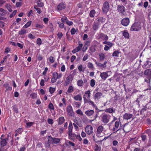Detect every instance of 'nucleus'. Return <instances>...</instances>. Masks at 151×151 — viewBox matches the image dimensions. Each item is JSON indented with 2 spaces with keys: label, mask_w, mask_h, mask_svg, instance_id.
<instances>
[{
  "label": "nucleus",
  "mask_w": 151,
  "mask_h": 151,
  "mask_svg": "<svg viewBox=\"0 0 151 151\" xmlns=\"http://www.w3.org/2000/svg\"><path fill=\"white\" fill-rule=\"evenodd\" d=\"M49 92L51 94H52L53 93L55 90V88H53L52 87H50L49 88Z\"/></svg>",
  "instance_id": "nucleus-44"
},
{
  "label": "nucleus",
  "mask_w": 151,
  "mask_h": 151,
  "mask_svg": "<svg viewBox=\"0 0 151 151\" xmlns=\"http://www.w3.org/2000/svg\"><path fill=\"white\" fill-rule=\"evenodd\" d=\"M99 38L103 40H107L108 39V36L103 33H100L99 34Z\"/></svg>",
  "instance_id": "nucleus-14"
},
{
  "label": "nucleus",
  "mask_w": 151,
  "mask_h": 151,
  "mask_svg": "<svg viewBox=\"0 0 151 151\" xmlns=\"http://www.w3.org/2000/svg\"><path fill=\"white\" fill-rule=\"evenodd\" d=\"M13 109L15 112L17 114L18 113V109L16 105L15 104L13 105Z\"/></svg>",
  "instance_id": "nucleus-36"
},
{
  "label": "nucleus",
  "mask_w": 151,
  "mask_h": 151,
  "mask_svg": "<svg viewBox=\"0 0 151 151\" xmlns=\"http://www.w3.org/2000/svg\"><path fill=\"white\" fill-rule=\"evenodd\" d=\"M84 102L85 103H88L90 105H91L94 107L95 106V104H94V102L90 99L88 100L87 101H85Z\"/></svg>",
  "instance_id": "nucleus-32"
},
{
  "label": "nucleus",
  "mask_w": 151,
  "mask_h": 151,
  "mask_svg": "<svg viewBox=\"0 0 151 151\" xmlns=\"http://www.w3.org/2000/svg\"><path fill=\"white\" fill-rule=\"evenodd\" d=\"M109 9V3L106 1L104 2L102 8V10L103 12L107 13Z\"/></svg>",
  "instance_id": "nucleus-6"
},
{
  "label": "nucleus",
  "mask_w": 151,
  "mask_h": 151,
  "mask_svg": "<svg viewBox=\"0 0 151 151\" xmlns=\"http://www.w3.org/2000/svg\"><path fill=\"white\" fill-rule=\"evenodd\" d=\"M83 67L82 65H79L78 67V69L80 72H83L84 70V68L83 70L82 69Z\"/></svg>",
  "instance_id": "nucleus-57"
},
{
  "label": "nucleus",
  "mask_w": 151,
  "mask_h": 151,
  "mask_svg": "<svg viewBox=\"0 0 151 151\" xmlns=\"http://www.w3.org/2000/svg\"><path fill=\"white\" fill-rule=\"evenodd\" d=\"M123 36L126 38H129V34L126 30L123 31Z\"/></svg>",
  "instance_id": "nucleus-27"
},
{
  "label": "nucleus",
  "mask_w": 151,
  "mask_h": 151,
  "mask_svg": "<svg viewBox=\"0 0 151 151\" xmlns=\"http://www.w3.org/2000/svg\"><path fill=\"white\" fill-rule=\"evenodd\" d=\"M49 61L51 63H53L55 60V58L52 56H50L49 58Z\"/></svg>",
  "instance_id": "nucleus-47"
},
{
  "label": "nucleus",
  "mask_w": 151,
  "mask_h": 151,
  "mask_svg": "<svg viewBox=\"0 0 151 151\" xmlns=\"http://www.w3.org/2000/svg\"><path fill=\"white\" fill-rule=\"evenodd\" d=\"M68 136L71 139H75L76 134L73 132H70L68 134Z\"/></svg>",
  "instance_id": "nucleus-25"
},
{
  "label": "nucleus",
  "mask_w": 151,
  "mask_h": 151,
  "mask_svg": "<svg viewBox=\"0 0 151 151\" xmlns=\"http://www.w3.org/2000/svg\"><path fill=\"white\" fill-rule=\"evenodd\" d=\"M10 49L9 48V47H6L5 50V51H4V53L5 54H7L10 51Z\"/></svg>",
  "instance_id": "nucleus-64"
},
{
  "label": "nucleus",
  "mask_w": 151,
  "mask_h": 151,
  "mask_svg": "<svg viewBox=\"0 0 151 151\" xmlns=\"http://www.w3.org/2000/svg\"><path fill=\"white\" fill-rule=\"evenodd\" d=\"M76 112L77 114H79L81 116H82L83 115V112L80 109H78V110H77Z\"/></svg>",
  "instance_id": "nucleus-50"
},
{
  "label": "nucleus",
  "mask_w": 151,
  "mask_h": 151,
  "mask_svg": "<svg viewBox=\"0 0 151 151\" xmlns=\"http://www.w3.org/2000/svg\"><path fill=\"white\" fill-rule=\"evenodd\" d=\"M83 81L82 80H79L77 81V84L78 86L80 87L83 86Z\"/></svg>",
  "instance_id": "nucleus-34"
},
{
  "label": "nucleus",
  "mask_w": 151,
  "mask_h": 151,
  "mask_svg": "<svg viewBox=\"0 0 151 151\" xmlns=\"http://www.w3.org/2000/svg\"><path fill=\"white\" fill-rule=\"evenodd\" d=\"M132 114L126 113L123 115V118L125 119L128 120L132 118Z\"/></svg>",
  "instance_id": "nucleus-19"
},
{
  "label": "nucleus",
  "mask_w": 151,
  "mask_h": 151,
  "mask_svg": "<svg viewBox=\"0 0 151 151\" xmlns=\"http://www.w3.org/2000/svg\"><path fill=\"white\" fill-rule=\"evenodd\" d=\"M88 54H86L83 58V60L84 61H86L88 58Z\"/></svg>",
  "instance_id": "nucleus-59"
},
{
  "label": "nucleus",
  "mask_w": 151,
  "mask_h": 151,
  "mask_svg": "<svg viewBox=\"0 0 151 151\" xmlns=\"http://www.w3.org/2000/svg\"><path fill=\"white\" fill-rule=\"evenodd\" d=\"M74 87L72 85L69 86L67 90V92H66V94H68L69 93H73L74 91Z\"/></svg>",
  "instance_id": "nucleus-18"
},
{
  "label": "nucleus",
  "mask_w": 151,
  "mask_h": 151,
  "mask_svg": "<svg viewBox=\"0 0 151 151\" xmlns=\"http://www.w3.org/2000/svg\"><path fill=\"white\" fill-rule=\"evenodd\" d=\"M144 74L146 76L147 78L149 80L151 79V70L150 69H147L144 72Z\"/></svg>",
  "instance_id": "nucleus-12"
},
{
  "label": "nucleus",
  "mask_w": 151,
  "mask_h": 151,
  "mask_svg": "<svg viewBox=\"0 0 151 151\" xmlns=\"http://www.w3.org/2000/svg\"><path fill=\"white\" fill-rule=\"evenodd\" d=\"M37 43L39 45H41L42 43L41 39L40 38H38L37 40Z\"/></svg>",
  "instance_id": "nucleus-61"
},
{
  "label": "nucleus",
  "mask_w": 151,
  "mask_h": 151,
  "mask_svg": "<svg viewBox=\"0 0 151 151\" xmlns=\"http://www.w3.org/2000/svg\"><path fill=\"white\" fill-rule=\"evenodd\" d=\"M99 59L101 60H104L105 58V55L103 53H101L99 55Z\"/></svg>",
  "instance_id": "nucleus-38"
},
{
  "label": "nucleus",
  "mask_w": 151,
  "mask_h": 151,
  "mask_svg": "<svg viewBox=\"0 0 151 151\" xmlns=\"http://www.w3.org/2000/svg\"><path fill=\"white\" fill-rule=\"evenodd\" d=\"M44 26L42 24H39L37 23L35 24V27L36 28L42 29L43 28Z\"/></svg>",
  "instance_id": "nucleus-40"
},
{
  "label": "nucleus",
  "mask_w": 151,
  "mask_h": 151,
  "mask_svg": "<svg viewBox=\"0 0 151 151\" xmlns=\"http://www.w3.org/2000/svg\"><path fill=\"white\" fill-rule=\"evenodd\" d=\"M8 138L5 139H4L1 140L0 142V144L1 147H3L5 146L6 145L7 141Z\"/></svg>",
  "instance_id": "nucleus-23"
},
{
  "label": "nucleus",
  "mask_w": 151,
  "mask_h": 151,
  "mask_svg": "<svg viewBox=\"0 0 151 151\" xmlns=\"http://www.w3.org/2000/svg\"><path fill=\"white\" fill-rule=\"evenodd\" d=\"M22 29L18 32V34L20 35H23L26 32V30Z\"/></svg>",
  "instance_id": "nucleus-28"
},
{
  "label": "nucleus",
  "mask_w": 151,
  "mask_h": 151,
  "mask_svg": "<svg viewBox=\"0 0 151 151\" xmlns=\"http://www.w3.org/2000/svg\"><path fill=\"white\" fill-rule=\"evenodd\" d=\"M96 13L95 10L93 9L91 10L90 12L89 16L91 17H93Z\"/></svg>",
  "instance_id": "nucleus-29"
},
{
  "label": "nucleus",
  "mask_w": 151,
  "mask_h": 151,
  "mask_svg": "<svg viewBox=\"0 0 151 151\" xmlns=\"http://www.w3.org/2000/svg\"><path fill=\"white\" fill-rule=\"evenodd\" d=\"M4 86H5V88H6V89L5 91H7L8 90L11 91L12 90V87L10 86L8 84H4Z\"/></svg>",
  "instance_id": "nucleus-31"
},
{
  "label": "nucleus",
  "mask_w": 151,
  "mask_h": 151,
  "mask_svg": "<svg viewBox=\"0 0 151 151\" xmlns=\"http://www.w3.org/2000/svg\"><path fill=\"white\" fill-rule=\"evenodd\" d=\"M17 12V11L16 10H14L12 13L9 15L10 17L11 18L14 17L16 14Z\"/></svg>",
  "instance_id": "nucleus-53"
},
{
  "label": "nucleus",
  "mask_w": 151,
  "mask_h": 151,
  "mask_svg": "<svg viewBox=\"0 0 151 151\" xmlns=\"http://www.w3.org/2000/svg\"><path fill=\"white\" fill-rule=\"evenodd\" d=\"M48 140L49 143L50 144H57L59 143L60 141V140L59 138L52 137L50 136H48Z\"/></svg>",
  "instance_id": "nucleus-3"
},
{
  "label": "nucleus",
  "mask_w": 151,
  "mask_h": 151,
  "mask_svg": "<svg viewBox=\"0 0 151 151\" xmlns=\"http://www.w3.org/2000/svg\"><path fill=\"white\" fill-rule=\"evenodd\" d=\"M40 85L41 86H43L45 85V80L44 79L41 80L40 83Z\"/></svg>",
  "instance_id": "nucleus-60"
},
{
  "label": "nucleus",
  "mask_w": 151,
  "mask_h": 151,
  "mask_svg": "<svg viewBox=\"0 0 151 151\" xmlns=\"http://www.w3.org/2000/svg\"><path fill=\"white\" fill-rule=\"evenodd\" d=\"M73 99L76 101H81L82 100V97L80 94H78L74 96Z\"/></svg>",
  "instance_id": "nucleus-24"
},
{
  "label": "nucleus",
  "mask_w": 151,
  "mask_h": 151,
  "mask_svg": "<svg viewBox=\"0 0 151 151\" xmlns=\"http://www.w3.org/2000/svg\"><path fill=\"white\" fill-rule=\"evenodd\" d=\"M48 108L52 110L54 109V106L52 103L50 102L49 104L48 105Z\"/></svg>",
  "instance_id": "nucleus-58"
},
{
  "label": "nucleus",
  "mask_w": 151,
  "mask_h": 151,
  "mask_svg": "<svg viewBox=\"0 0 151 151\" xmlns=\"http://www.w3.org/2000/svg\"><path fill=\"white\" fill-rule=\"evenodd\" d=\"M87 66L89 69H93L94 68L93 65V64L90 62H89L88 63Z\"/></svg>",
  "instance_id": "nucleus-42"
},
{
  "label": "nucleus",
  "mask_w": 151,
  "mask_h": 151,
  "mask_svg": "<svg viewBox=\"0 0 151 151\" xmlns=\"http://www.w3.org/2000/svg\"><path fill=\"white\" fill-rule=\"evenodd\" d=\"M142 139L143 141H145L147 138V136L145 134H142L141 135Z\"/></svg>",
  "instance_id": "nucleus-56"
},
{
  "label": "nucleus",
  "mask_w": 151,
  "mask_h": 151,
  "mask_svg": "<svg viewBox=\"0 0 151 151\" xmlns=\"http://www.w3.org/2000/svg\"><path fill=\"white\" fill-rule=\"evenodd\" d=\"M117 10L118 12L120 13L122 15L123 14V7L121 5H119L118 6Z\"/></svg>",
  "instance_id": "nucleus-30"
},
{
  "label": "nucleus",
  "mask_w": 151,
  "mask_h": 151,
  "mask_svg": "<svg viewBox=\"0 0 151 151\" xmlns=\"http://www.w3.org/2000/svg\"><path fill=\"white\" fill-rule=\"evenodd\" d=\"M91 96V93L90 90L85 91L84 94L83 96L84 101H87L88 100L90 99Z\"/></svg>",
  "instance_id": "nucleus-7"
},
{
  "label": "nucleus",
  "mask_w": 151,
  "mask_h": 151,
  "mask_svg": "<svg viewBox=\"0 0 151 151\" xmlns=\"http://www.w3.org/2000/svg\"><path fill=\"white\" fill-rule=\"evenodd\" d=\"M109 71L101 73L100 74V76L104 80H105L108 76V73Z\"/></svg>",
  "instance_id": "nucleus-13"
},
{
  "label": "nucleus",
  "mask_w": 151,
  "mask_h": 151,
  "mask_svg": "<svg viewBox=\"0 0 151 151\" xmlns=\"http://www.w3.org/2000/svg\"><path fill=\"white\" fill-rule=\"evenodd\" d=\"M94 113V111L92 109L87 110L85 112V114L88 116H92Z\"/></svg>",
  "instance_id": "nucleus-15"
},
{
  "label": "nucleus",
  "mask_w": 151,
  "mask_h": 151,
  "mask_svg": "<svg viewBox=\"0 0 151 151\" xmlns=\"http://www.w3.org/2000/svg\"><path fill=\"white\" fill-rule=\"evenodd\" d=\"M91 41V39H88L84 42V45L88 47L90 45Z\"/></svg>",
  "instance_id": "nucleus-33"
},
{
  "label": "nucleus",
  "mask_w": 151,
  "mask_h": 151,
  "mask_svg": "<svg viewBox=\"0 0 151 151\" xmlns=\"http://www.w3.org/2000/svg\"><path fill=\"white\" fill-rule=\"evenodd\" d=\"M68 19L67 17L65 16L61 18V21L63 23L65 22H66V21H67Z\"/></svg>",
  "instance_id": "nucleus-51"
},
{
  "label": "nucleus",
  "mask_w": 151,
  "mask_h": 151,
  "mask_svg": "<svg viewBox=\"0 0 151 151\" xmlns=\"http://www.w3.org/2000/svg\"><path fill=\"white\" fill-rule=\"evenodd\" d=\"M99 24L98 22H94L92 28L93 29L94 31L97 29L99 28Z\"/></svg>",
  "instance_id": "nucleus-20"
},
{
  "label": "nucleus",
  "mask_w": 151,
  "mask_h": 151,
  "mask_svg": "<svg viewBox=\"0 0 151 151\" xmlns=\"http://www.w3.org/2000/svg\"><path fill=\"white\" fill-rule=\"evenodd\" d=\"M110 116L108 114H103L102 116V121L104 123H108L110 119Z\"/></svg>",
  "instance_id": "nucleus-5"
},
{
  "label": "nucleus",
  "mask_w": 151,
  "mask_h": 151,
  "mask_svg": "<svg viewBox=\"0 0 151 151\" xmlns=\"http://www.w3.org/2000/svg\"><path fill=\"white\" fill-rule=\"evenodd\" d=\"M65 121L64 117L63 116L60 117L58 119V124L61 125Z\"/></svg>",
  "instance_id": "nucleus-21"
},
{
  "label": "nucleus",
  "mask_w": 151,
  "mask_h": 151,
  "mask_svg": "<svg viewBox=\"0 0 151 151\" xmlns=\"http://www.w3.org/2000/svg\"><path fill=\"white\" fill-rule=\"evenodd\" d=\"M141 28V23L139 22H137L134 23L131 26L130 31H138Z\"/></svg>",
  "instance_id": "nucleus-1"
},
{
  "label": "nucleus",
  "mask_w": 151,
  "mask_h": 151,
  "mask_svg": "<svg viewBox=\"0 0 151 151\" xmlns=\"http://www.w3.org/2000/svg\"><path fill=\"white\" fill-rule=\"evenodd\" d=\"M75 104L76 107L78 108H79L81 106V103L78 102H76L75 103Z\"/></svg>",
  "instance_id": "nucleus-55"
},
{
  "label": "nucleus",
  "mask_w": 151,
  "mask_h": 151,
  "mask_svg": "<svg viewBox=\"0 0 151 151\" xmlns=\"http://www.w3.org/2000/svg\"><path fill=\"white\" fill-rule=\"evenodd\" d=\"M67 111L68 115L71 116L74 115V112L73 111V108L71 105L68 106L67 108Z\"/></svg>",
  "instance_id": "nucleus-9"
},
{
  "label": "nucleus",
  "mask_w": 151,
  "mask_h": 151,
  "mask_svg": "<svg viewBox=\"0 0 151 151\" xmlns=\"http://www.w3.org/2000/svg\"><path fill=\"white\" fill-rule=\"evenodd\" d=\"M32 21H28L23 27V28H27L31 25L32 24Z\"/></svg>",
  "instance_id": "nucleus-26"
},
{
  "label": "nucleus",
  "mask_w": 151,
  "mask_h": 151,
  "mask_svg": "<svg viewBox=\"0 0 151 151\" xmlns=\"http://www.w3.org/2000/svg\"><path fill=\"white\" fill-rule=\"evenodd\" d=\"M103 129V127L101 125L99 126L98 127L96 132V135L97 136L100 137L102 136L101 134L103 133L102 131Z\"/></svg>",
  "instance_id": "nucleus-11"
},
{
  "label": "nucleus",
  "mask_w": 151,
  "mask_h": 151,
  "mask_svg": "<svg viewBox=\"0 0 151 151\" xmlns=\"http://www.w3.org/2000/svg\"><path fill=\"white\" fill-rule=\"evenodd\" d=\"M37 5L39 7H42L44 6V4L43 2H37Z\"/></svg>",
  "instance_id": "nucleus-62"
},
{
  "label": "nucleus",
  "mask_w": 151,
  "mask_h": 151,
  "mask_svg": "<svg viewBox=\"0 0 151 151\" xmlns=\"http://www.w3.org/2000/svg\"><path fill=\"white\" fill-rule=\"evenodd\" d=\"M119 53L120 52L119 51H115L113 52L112 56L114 57H118Z\"/></svg>",
  "instance_id": "nucleus-48"
},
{
  "label": "nucleus",
  "mask_w": 151,
  "mask_h": 151,
  "mask_svg": "<svg viewBox=\"0 0 151 151\" xmlns=\"http://www.w3.org/2000/svg\"><path fill=\"white\" fill-rule=\"evenodd\" d=\"M34 9L36 10L37 12L39 14H40L42 12V11L40 8H38L37 7V5H35L34 6Z\"/></svg>",
  "instance_id": "nucleus-37"
},
{
  "label": "nucleus",
  "mask_w": 151,
  "mask_h": 151,
  "mask_svg": "<svg viewBox=\"0 0 151 151\" xmlns=\"http://www.w3.org/2000/svg\"><path fill=\"white\" fill-rule=\"evenodd\" d=\"M129 19L128 18H123V26H126L129 23Z\"/></svg>",
  "instance_id": "nucleus-16"
},
{
  "label": "nucleus",
  "mask_w": 151,
  "mask_h": 151,
  "mask_svg": "<svg viewBox=\"0 0 151 151\" xmlns=\"http://www.w3.org/2000/svg\"><path fill=\"white\" fill-rule=\"evenodd\" d=\"M105 111L106 112L111 114L115 112V110L113 108H110L106 109Z\"/></svg>",
  "instance_id": "nucleus-17"
},
{
  "label": "nucleus",
  "mask_w": 151,
  "mask_h": 151,
  "mask_svg": "<svg viewBox=\"0 0 151 151\" xmlns=\"http://www.w3.org/2000/svg\"><path fill=\"white\" fill-rule=\"evenodd\" d=\"M52 77L56 78L57 79L58 78V73L56 72H54L52 74Z\"/></svg>",
  "instance_id": "nucleus-49"
},
{
  "label": "nucleus",
  "mask_w": 151,
  "mask_h": 151,
  "mask_svg": "<svg viewBox=\"0 0 151 151\" xmlns=\"http://www.w3.org/2000/svg\"><path fill=\"white\" fill-rule=\"evenodd\" d=\"M66 7V4L65 2H61L58 5L57 9L58 11H60L65 9Z\"/></svg>",
  "instance_id": "nucleus-10"
},
{
  "label": "nucleus",
  "mask_w": 151,
  "mask_h": 151,
  "mask_svg": "<svg viewBox=\"0 0 151 151\" xmlns=\"http://www.w3.org/2000/svg\"><path fill=\"white\" fill-rule=\"evenodd\" d=\"M98 88L95 89L93 92V94H94L93 99L96 101L99 99L103 95V93L101 92H98Z\"/></svg>",
  "instance_id": "nucleus-2"
},
{
  "label": "nucleus",
  "mask_w": 151,
  "mask_h": 151,
  "mask_svg": "<svg viewBox=\"0 0 151 151\" xmlns=\"http://www.w3.org/2000/svg\"><path fill=\"white\" fill-rule=\"evenodd\" d=\"M15 132L19 134H21L23 132V130L22 128H19L16 130Z\"/></svg>",
  "instance_id": "nucleus-43"
},
{
  "label": "nucleus",
  "mask_w": 151,
  "mask_h": 151,
  "mask_svg": "<svg viewBox=\"0 0 151 151\" xmlns=\"http://www.w3.org/2000/svg\"><path fill=\"white\" fill-rule=\"evenodd\" d=\"M58 24L59 27L61 29H63L64 27V24L63 23H61L60 22H58Z\"/></svg>",
  "instance_id": "nucleus-45"
},
{
  "label": "nucleus",
  "mask_w": 151,
  "mask_h": 151,
  "mask_svg": "<svg viewBox=\"0 0 151 151\" xmlns=\"http://www.w3.org/2000/svg\"><path fill=\"white\" fill-rule=\"evenodd\" d=\"M94 149L95 151H100L101 149V147L97 145H96L95 146Z\"/></svg>",
  "instance_id": "nucleus-52"
},
{
  "label": "nucleus",
  "mask_w": 151,
  "mask_h": 151,
  "mask_svg": "<svg viewBox=\"0 0 151 151\" xmlns=\"http://www.w3.org/2000/svg\"><path fill=\"white\" fill-rule=\"evenodd\" d=\"M146 108L151 109V101L149 102L146 105Z\"/></svg>",
  "instance_id": "nucleus-63"
},
{
  "label": "nucleus",
  "mask_w": 151,
  "mask_h": 151,
  "mask_svg": "<svg viewBox=\"0 0 151 151\" xmlns=\"http://www.w3.org/2000/svg\"><path fill=\"white\" fill-rule=\"evenodd\" d=\"M103 43L108 45L110 47H111L113 45L112 43L106 41L104 42Z\"/></svg>",
  "instance_id": "nucleus-46"
},
{
  "label": "nucleus",
  "mask_w": 151,
  "mask_h": 151,
  "mask_svg": "<svg viewBox=\"0 0 151 151\" xmlns=\"http://www.w3.org/2000/svg\"><path fill=\"white\" fill-rule=\"evenodd\" d=\"M73 129V126L72 124V122H70L69 123L68 128V134L69 133L72 132Z\"/></svg>",
  "instance_id": "nucleus-22"
},
{
  "label": "nucleus",
  "mask_w": 151,
  "mask_h": 151,
  "mask_svg": "<svg viewBox=\"0 0 151 151\" xmlns=\"http://www.w3.org/2000/svg\"><path fill=\"white\" fill-rule=\"evenodd\" d=\"M30 96L32 99H34L37 97V94L35 93H32L30 95Z\"/></svg>",
  "instance_id": "nucleus-41"
},
{
  "label": "nucleus",
  "mask_w": 151,
  "mask_h": 151,
  "mask_svg": "<svg viewBox=\"0 0 151 151\" xmlns=\"http://www.w3.org/2000/svg\"><path fill=\"white\" fill-rule=\"evenodd\" d=\"M73 77L71 74H70L66 77V80L65 81L64 86H67L69 84L71 83L73 79Z\"/></svg>",
  "instance_id": "nucleus-4"
},
{
  "label": "nucleus",
  "mask_w": 151,
  "mask_h": 151,
  "mask_svg": "<svg viewBox=\"0 0 151 151\" xmlns=\"http://www.w3.org/2000/svg\"><path fill=\"white\" fill-rule=\"evenodd\" d=\"M75 138L77 139L80 141H81L82 139V138L81 137L79 134H76Z\"/></svg>",
  "instance_id": "nucleus-54"
},
{
  "label": "nucleus",
  "mask_w": 151,
  "mask_h": 151,
  "mask_svg": "<svg viewBox=\"0 0 151 151\" xmlns=\"http://www.w3.org/2000/svg\"><path fill=\"white\" fill-rule=\"evenodd\" d=\"M83 46V44L82 43H80L79 44L78 46L76 47V48L78 52L81 50Z\"/></svg>",
  "instance_id": "nucleus-35"
},
{
  "label": "nucleus",
  "mask_w": 151,
  "mask_h": 151,
  "mask_svg": "<svg viewBox=\"0 0 151 151\" xmlns=\"http://www.w3.org/2000/svg\"><path fill=\"white\" fill-rule=\"evenodd\" d=\"M93 131L92 127L90 125H87L85 128V131L88 135L91 134Z\"/></svg>",
  "instance_id": "nucleus-8"
},
{
  "label": "nucleus",
  "mask_w": 151,
  "mask_h": 151,
  "mask_svg": "<svg viewBox=\"0 0 151 151\" xmlns=\"http://www.w3.org/2000/svg\"><path fill=\"white\" fill-rule=\"evenodd\" d=\"M96 83V81L93 79H92L90 81V86L92 87L94 86Z\"/></svg>",
  "instance_id": "nucleus-39"
}]
</instances>
